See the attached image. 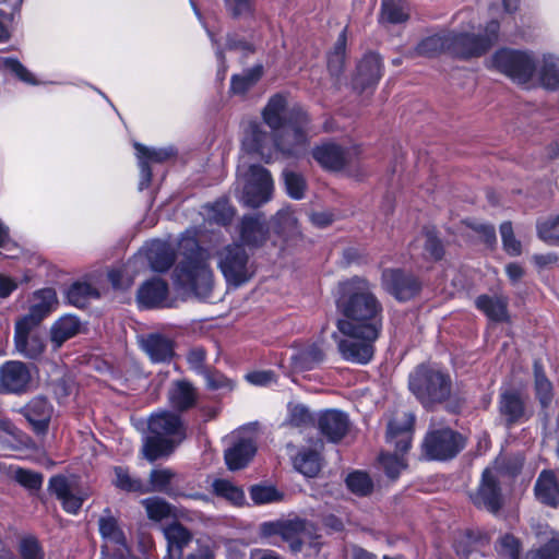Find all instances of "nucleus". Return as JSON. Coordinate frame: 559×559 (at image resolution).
<instances>
[{"mask_svg": "<svg viewBox=\"0 0 559 559\" xmlns=\"http://www.w3.org/2000/svg\"><path fill=\"white\" fill-rule=\"evenodd\" d=\"M337 307L345 319L337 321V329L346 336L377 340L382 328V306L371 292L369 282L355 276L340 285Z\"/></svg>", "mask_w": 559, "mask_h": 559, "instance_id": "1", "label": "nucleus"}, {"mask_svg": "<svg viewBox=\"0 0 559 559\" xmlns=\"http://www.w3.org/2000/svg\"><path fill=\"white\" fill-rule=\"evenodd\" d=\"M500 24L496 20L487 23L484 34H435L424 38L416 47V53L423 57H435L442 51L464 58H474L485 55L498 40Z\"/></svg>", "mask_w": 559, "mask_h": 559, "instance_id": "2", "label": "nucleus"}, {"mask_svg": "<svg viewBox=\"0 0 559 559\" xmlns=\"http://www.w3.org/2000/svg\"><path fill=\"white\" fill-rule=\"evenodd\" d=\"M148 435L143 440L141 453L153 463L168 457L187 438V426L180 415L170 411L153 413L147 421Z\"/></svg>", "mask_w": 559, "mask_h": 559, "instance_id": "3", "label": "nucleus"}, {"mask_svg": "<svg viewBox=\"0 0 559 559\" xmlns=\"http://www.w3.org/2000/svg\"><path fill=\"white\" fill-rule=\"evenodd\" d=\"M408 388L425 408L432 409L450 399L452 379L438 367L420 365L409 374Z\"/></svg>", "mask_w": 559, "mask_h": 559, "instance_id": "4", "label": "nucleus"}, {"mask_svg": "<svg viewBox=\"0 0 559 559\" xmlns=\"http://www.w3.org/2000/svg\"><path fill=\"white\" fill-rule=\"evenodd\" d=\"M178 248L183 257L175 270L178 282L193 288L200 284H210L212 278V270L209 265L210 255L200 247L197 238L183 235L179 240Z\"/></svg>", "mask_w": 559, "mask_h": 559, "instance_id": "5", "label": "nucleus"}, {"mask_svg": "<svg viewBox=\"0 0 559 559\" xmlns=\"http://www.w3.org/2000/svg\"><path fill=\"white\" fill-rule=\"evenodd\" d=\"M312 132L311 119L300 107L289 109L287 123L273 133V145L287 157H300L307 152Z\"/></svg>", "mask_w": 559, "mask_h": 559, "instance_id": "6", "label": "nucleus"}, {"mask_svg": "<svg viewBox=\"0 0 559 559\" xmlns=\"http://www.w3.org/2000/svg\"><path fill=\"white\" fill-rule=\"evenodd\" d=\"M212 257L226 282L236 287L250 281L255 274V265L243 245L233 242L217 248Z\"/></svg>", "mask_w": 559, "mask_h": 559, "instance_id": "7", "label": "nucleus"}, {"mask_svg": "<svg viewBox=\"0 0 559 559\" xmlns=\"http://www.w3.org/2000/svg\"><path fill=\"white\" fill-rule=\"evenodd\" d=\"M421 448L428 460L445 461L454 457L464 448V439L449 427L431 426Z\"/></svg>", "mask_w": 559, "mask_h": 559, "instance_id": "8", "label": "nucleus"}, {"mask_svg": "<svg viewBox=\"0 0 559 559\" xmlns=\"http://www.w3.org/2000/svg\"><path fill=\"white\" fill-rule=\"evenodd\" d=\"M40 316V310L35 309L15 323V348L26 358L35 359L45 350L44 333L39 329Z\"/></svg>", "mask_w": 559, "mask_h": 559, "instance_id": "9", "label": "nucleus"}, {"mask_svg": "<svg viewBox=\"0 0 559 559\" xmlns=\"http://www.w3.org/2000/svg\"><path fill=\"white\" fill-rule=\"evenodd\" d=\"M491 67L519 83L527 82L536 69L531 55L511 49H500L491 58Z\"/></svg>", "mask_w": 559, "mask_h": 559, "instance_id": "10", "label": "nucleus"}, {"mask_svg": "<svg viewBox=\"0 0 559 559\" xmlns=\"http://www.w3.org/2000/svg\"><path fill=\"white\" fill-rule=\"evenodd\" d=\"M241 202L249 207H259L272 198L274 183L270 171L260 166L251 165L246 174Z\"/></svg>", "mask_w": 559, "mask_h": 559, "instance_id": "11", "label": "nucleus"}, {"mask_svg": "<svg viewBox=\"0 0 559 559\" xmlns=\"http://www.w3.org/2000/svg\"><path fill=\"white\" fill-rule=\"evenodd\" d=\"M313 159L328 171H341L352 166L357 152L352 147H344L335 142H324L312 148Z\"/></svg>", "mask_w": 559, "mask_h": 559, "instance_id": "12", "label": "nucleus"}, {"mask_svg": "<svg viewBox=\"0 0 559 559\" xmlns=\"http://www.w3.org/2000/svg\"><path fill=\"white\" fill-rule=\"evenodd\" d=\"M382 286L395 299L406 301L414 298L421 289L420 281L401 269H388L382 273Z\"/></svg>", "mask_w": 559, "mask_h": 559, "instance_id": "13", "label": "nucleus"}, {"mask_svg": "<svg viewBox=\"0 0 559 559\" xmlns=\"http://www.w3.org/2000/svg\"><path fill=\"white\" fill-rule=\"evenodd\" d=\"M98 530L104 540L102 552L105 556L114 554L118 557H127L129 548L123 531L120 528L118 521L111 515L109 509L98 520Z\"/></svg>", "mask_w": 559, "mask_h": 559, "instance_id": "14", "label": "nucleus"}, {"mask_svg": "<svg viewBox=\"0 0 559 559\" xmlns=\"http://www.w3.org/2000/svg\"><path fill=\"white\" fill-rule=\"evenodd\" d=\"M473 503L480 509L497 513L502 506L501 489L497 472L486 468L483 472L478 488L471 493Z\"/></svg>", "mask_w": 559, "mask_h": 559, "instance_id": "15", "label": "nucleus"}, {"mask_svg": "<svg viewBox=\"0 0 559 559\" xmlns=\"http://www.w3.org/2000/svg\"><path fill=\"white\" fill-rule=\"evenodd\" d=\"M280 537L288 543L293 552H300L305 547L317 550L318 542L310 523L304 520L283 522Z\"/></svg>", "mask_w": 559, "mask_h": 559, "instance_id": "16", "label": "nucleus"}, {"mask_svg": "<svg viewBox=\"0 0 559 559\" xmlns=\"http://www.w3.org/2000/svg\"><path fill=\"white\" fill-rule=\"evenodd\" d=\"M231 444L225 450L224 459L228 469L245 468L257 452V443L252 436L239 431L231 436Z\"/></svg>", "mask_w": 559, "mask_h": 559, "instance_id": "17", "label": "nucleus"}, {"mask_svg": "<svg viewBox=\"0 0 559 559\" xmlns=\"http://www.w3.org/2000/svg\"><path fill=\"white\" fill-rule=\"evenodd\" d=\"M31 380V371L22 361L11 360L0 367V393H23Z\"/></svg>", "mask_w": 559, "mask_h": 559, "instance_id": "18", "label": "nucleus"}, {"mask_svg": "<svg viewBox=\"0 0 559 559\" xmlns=\"http://www.w3.org/2000/svg\"><path fill=\"white\" fill-rule=\"evenodd\" d=\"M317 427L328 441H341L349 430V418L346 413L338 409H325L317 415Z\"/></svg>", "mask_w": 559, "mask_h": 559, "instance_id": "19", "label": "nucleus"}, {"mask_svg": "<svg viewBox=\"0 0 559 559\" xmlns=\"http://www.w3.org/2000/svg\"><path fill=\"white\" fill-rule=\"evenodd\" d=\"M20 413L26 418L37 435H45L53 414V406L44 396L33 397Z\"/></svg>", "mask_w": 559, "mask_h": 559, "instance_id": "20", "label": "nucleus"}, {"mask_svg": "<svg viewBox=\"0 0 559 559\" xmlns=\"http://www.w3.org/2000/svg\"><path fill=\"white\" fill-rule=\"evenodd\" d=\"M49 490L61 501L63 509L72 514L78 513L87 493L79 490L61 475L49 479Z\"/></svg>", "mask_w": 559, "mask_h": 559, "instance_id": "21", "label": "nucleus"}, {"mask_svg": "<svg viewBox=\"0 0 559 559\" xmlns=\"http://www.w3.org/2000/svg\"><path fill=\"white\" fill-rule=\"evenodd\" d=\"M415 417L404 413L402 418H394L388 424L386 442L394 445L396 452L405 453L409 450L413 439V425Z\"/></svg>", "mask_w": 559, "mask_h": 559, "instance_id": "22", "label": "nucleus"}, {"mask_svg": "<svg viewBox=\"0 0 559 559\" xmlns=\"http://www.w3.org/2000/svg\"><path fill=\"white\" fill-rule=\"evenodd\" d=\"M239 234L241 240L250 247H261L269 238V226L263 214L257 213L242 217Z\"/></svg>", "mask_w": 559, "mask_h": 559, "instance_id": "23", "label": "nucleus"}, {"mask_svg": "<svg viewBox=\"0 0 559 559\" xmlns=\"http://www.w3.org/2000/svg\"><path fill=\"white\" fill-rule=\"evenodd\" d=\"M347 340H341L337 344L342 357L350 362L366 365L373 356L372 342L364 336H348Z\"/></svg>", "mask_w": 559, "mask_h": 559, "instance_id": "24", "label": "nucleus"}, {"mask_svg": "<svg viewBox=\"0 0 559 559\" xmlns=\"http://www.w3.org/2000/svg\"><path fill=\"white\" fill-rule=\"evenodd\" d=\"M242 145L246 151L258 154L266 163L273 157V135L271 136L258 123L249 126Z\"/></svg>", "mask_w": 559, "mask_h": 559, "instance_id": "25", "label": "nucleus"}, {"mask_svg": "<svg viewBox=\"0 0 559 559\" xmlns=\"http://www.w3.org/2000/svg\"><path fill=\"white\" fill-rule=\"evenodd\" d=\"M141 347L153 362H169L175 355L174 342L158 333L143 337Z\"/></svg>", "mask_w": 559, "mask_h": 559, "instance_id": "26", "label": "nucleus"}, {"mask_svg": "<svg viewBox=\"0 0 559 559\" xmlns=\"http://www.w3.org/2000/svg\"><path fill=\"white\" fill-rule=\"evenodd\" d=\"M169 559H181L183 549L192 542L193 534L180 522L173 521L163 530Z\"/></svg>", "mask_w": 559, "mask_h": 559, "instance_id": "27", "label": "nucleus"}, {"mask_svg": "<svg viewBox=\"0 0 559 559\" xmlns=\"http://www.w3.org/2000/svg\"><path fill=\"white\" fill-rule=\"evenodd\" d=\"M167 397L169 405L175 411L186 412L197 404L198 392L190 382L178 380L171 383Z\"/></svg>", "mask_w": 559, "mask_h": 559, "instance_id": "28", "label": "nucleus"}, {"mask_svg": "<svg viewBox=\"0 0 559 559\" xmlns=\"http://www.w3.org/2000/svg\"><path fill=\"white\" fill-rule=\"evenodd\" d=\"M508 305V298L502 295L484 294L475 299L476 308L495 322L509 321Z\"/></svg>", "mask_w": 559, "mask_h": 559, "instance_id": "29", "label": "nucleus"}, {"mask_svg": "<svg viewBox=\"0 0 559 559\" xmlns=\"http://www.w3.org/2000/svg\"><path fill=\"white\" fill-rule=\"evenodd\" d=\"M289 110L287 100L281 94L273 95L262 110V118L273 133L284 128L287 123Z\"/></svg>", "mask_w": 559, "mask_h": 559, "instance_id": "30", "label": "nucleus"}, {"mask_svg": "<svg viewBox=\"0 0 559 559\" xmlns=\"http://www.w3.org/2000/svg\"><path fill=\"white\" fill-rule=\"evenodd\" d=\"M146 259L153 271L165 272L174 264L176 252L168 242L154 240L146 249Z\"/></svg>", "mask_w": 559, "mask_h": 559, "instance_id": "31", "label": "nucleus"}, {"mask_svg": "<svg viewBox=\"0 0 559 559\" xmlns=\"http://www.w3.org/2000/svg\"><path fill=\"white\" fill-rule=\"evenodd\" d=\"M168 296V285L160 278H153L145 282L138 290L136 299L140 305L146 308L162 306Z\"/></svg>", "mask_w": 559, "mask_h": 559, "instance_id": "32", "label": "nucleus"}, {"mask_svg": "<svg viewBox=\"0 0 559 559\" xmlns=\"http://www.w3.org/2000/svg\"><path fill=\"white\" fill-rule=\"evenodd\" d=\"M499 411L508 426L520 423L525 417L524 403L520 394L513 390L501 393Z\"/></svg>", "mask_w": 559, "mask_h": 559, "instance_id": "33", "label": "nucleus"}, {"mask_svg": "<svg viewBox=\"0 0 559 559\" xmlns=\"http://www.w3.org/2000/svg\"><path fill=\"white\" fill-rule=\"evenodd\" d=\"M290 359L295 371H308L323 361L324 353L317 343H311L299 348Z\"/></svg>", "mask_w": 559, "mask_h": 559, "instance_id": "34", "label": "nucleus"}, {"mask_svg": "<svg viewBox=\"0 0 559 559\" xmlns=\"http://www.w3.org/2000/svg\"><path fill=\"white\" fill-rule=\"evenodd\" d=\"M536 498L544 504H559V484L551 471H543L535 484Z\"/></svg>", "mask_w": 559, "mask_h": 559, "instance_id": "35", "label": "nucleus"}, {"mask_svg": "<svg viewBox=\"0 0 559 559\" xmlns=\"http://www.w3.org/2000/svg\"><path fill=\"white\" fill-rule=\"evenodd\" d=\"M382 75L381 58L377 53L366 55L357 67V84L362 88L376 84Z\"/></svg>", "mask_w": 559, "mask_h": 559, "instance_id": "36", "label": "nucleus"}, {"mask_svg": "<svg viewBox=\"0 0 559 559\" xmlns=\"http://www.w3.org/2000/svg\"><path fill=\"white\" fill-rule=\"evenodd\" d=\"M81 329L79 319L74 316H64L57 320L51 326V342L60 347L66 341L75 336Z\"/></svg>", "mask_w": 559, "mask_h": 559, "instance_id": "37", "label": "nucleus"}, {"mask_svg": "<svg viewBox=\"0 0 559 559\" xmlns=\"http://www.w3.org/2000/svg\"><path fill=\"white\" fill-rule=\"evenodd\" d=\"M175 477L176 473L170 468L165 467L152 469L148 477L151 485L150 488L147 487L148 492H164L171 498L183 496V493L170 486Z\"/></svg>", "mask_w": 559, "mask_h": 559, "instance_id": "38", "label": "nucleus"}, {"mask_svg": "<svg viewBox=\"0 0 559 559\" xmlns=\"http://www.w3.org/2000/svg\"><path fill=\"white\" fill-rule=\"evenodd\" d=\"M263 67L254 66L245 70L241 74H235L230 80V92L234 95H245L250 91L262 78Z\"/></svg>", "mask_w": 559, "mask_h": 559, "instance_id": "39", "label": "nucleus"}, {"mask_svg": "<svg viewBox=\"0 0 559 559\" xmlns=\"http://www.w3.org/2000/svg\"><path fill=\"white\" fill-rule=\"evenodd\" d=\"M295 468L307 477H314L321 469V457L319 452L302 450L294 459Z\"/></svg>", "mask_w": 559, "mask_h": 559, "instance_id": "40", "label": "nucleus"}, {"mask_svg": "<svg viewBox=\"0 0 559 559\" xmlns=\"http://www.w3.org/2000/svg\"><path fill=\"white\" fill-rule=\"evenodd\" d=\"M114 475H115V478L112 479V484L118 489L128 491V492H140V493L148 492V489L143 484V481L139 478L132 477L126 467L115 466Z\"/></svg>", "mask_w": 559, "mask_h": 559, "instance_id": "41", "label": "nucleus"}, {"mask_svg": "<svg viewBox=\"0 0 559 559\" xmlns=\"http://www.w3.org/2000/svg\"><path fill=\"white\" fill-rule=\"evenodd\" d=\"M147 518L155 522H160L171 518L174 514V506L159 497H150L141 501Z\"/></svg>", "mask_w": 559, "mask_h": 559, "instance_id": "42", "label": "nucleus"}, {"mask_svg": "<svg viewBox=\"0 0 559 559\" xmlns=\"http://www.w3.org/2000/svg\"><path fill=\"white\" fill-rule=\"evenodd\" d=\"M99 297L98 290L88 283L76 282L67 292V298L75 307L83 308L91 299Z\"/></svg>", "mask_w": 559, "mask_h": 559, "instance_id": "43", "label": "nucleus"}, {"mask_svg": "<svg viewBox=\"0 0 559 559\" xmlns=\"http://www.w3.org/2000/svg\"><path fill=\"white\" fill-rule=\"evenodd\" d=\"M535 392L542 406L548 407L552 401V384L544 373L539 361L534 362Z\"/></svg>", "mask_w": 559, "mask_h": 559, "instance_id": "44", "label": "nucleus"}, {"mask_svg": "<svg viewBox=\"0 0 559 559\" xmlns=\"http://www.w3.org/2000/svg\"><path fill=\"white\" fill-rule=\"evenodd\" d=\"M317 423L310 409L304 404H295L288 406V416L285 424L296 428H307Z\"/></svg>", "mask_w": 559, "mask_h": 559, "instance_id": "45", "label": "nucleus"}, {"mask_svg": "<svg viewBox=\"0 0 559 559\" xmlns=\"http://www.w3.org/2000/svg\"><path fill=\"white\" fill-rule=\"evenodd\" d=\"M346 47V28L340 34L334 50L328 57V69L332 76H338L344 69Z\"/></svg>", "mask_w": 559, "mask_h": 559, "instance_id": "46", "label": "nucleus"}, {"mask_svg": "<svg viewBox=\"0 0 559 559\" xmlns=\"http://www.w3.org/2000/svg\"><path fill=\"white\" fill-rule=\"evenodd\" d=\"M205 217L210 223L217 225H227L234 217V209L226 200L217 201L211 205H206Z\"/></svg>", "mask_w": 559, "mask_h": 559, "instance_id": "47", "label": "nucleus"}, {"mask_svg": "<svg viewBox=\"0 0 559 559\" xmlns=\"http://www.w3.org/2000/svg\"><path fill=\"white\" fill-rule=\"evenodd\" d=\"M381 17L392 24L405 22L408 19V13L404 1L382 0Z\"/></svg>", "mask_w": 559, "mask_h": 559, "instance_id": "48", "label": "nucleus"}, {"mask_svg": "<svg viewBox=\"0 0 559 559\" xmlns=\"http://www.w3.org/2000/svg\"><path fill=\"white\" fill-rule=\"evenodd\" d=\"M540 81L547 88L554 90L559 86V58L554 56L544 57Z\"/></svg>", "mask_w": 559, "mask_h": 559, "instance_id": "49", "label": "nucleus"}, {"mask_svg": "<svg viewBox=\"0 0 559 559\" xmlns=\"http://www.w3.org/2000/svg\"><path fill=\"white\" fill-rule=\"evenodd\" d=\"M212 487L217 496L225 498L234 504H241L245 499L242 489L227 479H215Z\"/></svg>", "mask_w": 559, "mask_h": 559, "instance_id": "50", "label": "nucleus"}, {"mask_svg": "<svg viewBox=\"0 0 559 559\" xmlns=\"http://www.w3.org/2000/svg\"><path fill=\"white\" fill-rule=\"evenodd\" d=\"M537 236L549 245H559V214L538 223Z\"/></svg>", "mask_w": 559, "mask_h": 559, "instance_id": "51", "label": "nucleus"}, {"mask_svg": "<svg viewBox=\"0 0 559 559\" xmlns=\"http://www.w3.org/2000/svg\"><path fill=\"white\" fill-rule=\"evenodd\" d=\"M346 485L352 492L358 496H367L373 489V483L368 474L359 471L347 476Z\"/></svg>", "mask_w": 559, "mask_h": 559, "instance_id": "52", "label": "nucleus"}, {"mask_svg": "<svg viewBox=\"0 0 559 559\" xmlns=\"http://www.w3.org/2000/svg\"><path fill=\"white\" fill-rule=\"evenodd\" d=\"M286 191L290 198L300 200L305 195L307 183L305 178L297 173L285 170L283 173Z\"/></svg>", "mask_w": 559, "mask_h": 559, "instance_id": "53", "label": "nucleus"}, {"mask_svg": "<svg viewBox=\"0 0 559 559\" xmlns=\"http://www.w3.org/2000/svg\"><path fill=\"white\" fill-rule=\"evenodd\" d=\"M498 554L507 559H520L521 543L511 534H506L499 538L496 545Z\"/></svg>", "mask_w": 559, "mask_h": 559, "instance_id": "54", "label": "nucleus"}, {"mask_svg": "<svg viewBox=\"0 0 559 559\" xmlns=\"http://www.w3.org/2000/svg\"><path fill=\"white\" fill-rule=\"evenodd\" d=\"M0 67L12 72L19 80L24 83L35 85L37 81L32 72H29L17 59L0 58Z\"/></svg>", "mask_w": 559, "mask_h": 559, "instance_id": "55", "label": "nucleus"}, {"mask_svg": "<svg viewBox=\"0 0 559 559\" xmlns=\"http://www.w3.org/2000/svg\"><path fill=\"white\" fill-rule=\"evenodd\" d=\"M13 478L21 486L28 490H38L41 487L44 480V477L40 473L24 468H17L14 472Z\"/></svg>", "mask_w": 559, "mask_h": 559, "instance_id": "56", "label": "nucleus"}, {"mask_svg": "<svg viewBox=\"0 0 559 559\" xmlns=\"http://www.w3.org/2000/svg\"><path fill=\"white\" fill-rule=\"evenodd\" d=\"M19 552L22 559H45V552L39 542L33 537H24L19 545Z\"/></svg>", "mask_w": 559, "mask_h": 559, "instance_id": "57", "label": "nucleus"}, {"mask_svg": "<svg viewBox=\"0 0 559 559\" xmlns=\"http://www.w3.org/2000/svg\"><path fill=\"white\" fill-rule=\"evenodd\" d=\"M500 234L507 253L510 255L521 254V242L516 240L510 222H504L500 225Z\"/></svg>", "mask_w": 559, "mask_h": 559, "instance_id": "58", "label": "nucleus"}, {"mask_svg": "<svg viewBox=\"0 0 559 559\" xmlns=\"http://www.w3.org/2000/svg\"><path fill=\"white\" fill-rule=\"evenodd\" d=\"M527 559H559V535H554L539 549L530 551Z\"/></svg>", "mask_w": 559, "mask_h": 559, "instance_id": "59", "label": "nucleus"}, {"mask_svg": "<svg viewBox=\"0 0 559 559\" xmlns=\"http://www.w3.org/2000/svg\"><path fill=\"white\" fill-rule=\"evenodd\" d=\"M380 463L382 464L386 475L395 479L402 469L406 467V463L402 456L397 454H381Z\"/></svg>", "mask_w": 559, "mask_h": 559, "instance_id": "60", "label": "nucleus"}, {"mask_svg": "<svg viewBox=\"0 0 559 559\" xmlns=\"http://www.w3.org/2000/svg\"><path fill=\"white\" fill-rule=\"evenodd\" d=\"M38 298L41 299L40 302L34 304L28 313H33L35 309L40 310V321L49 313L51 306L56 301V293L55 290L48 288L43 289L36 294Z\"/></svg>", "mask_w": 559, "mask_h": 559, "instance_id": "61", "label": "nucleus"}, {"mask_svg": "<svg viewBox=\"0 0 559 559\" xmlns=\"http://www.w3.org/2000/svg\"><path fill=\"white\" fill-rule=\"evenodd\" d=\"M424 247L426 252L433 260H440L444 253L443 246L440 239L436 236V234L432 230H426L424 233Z\"/></svg>", "mask_w": 559, "mask_h": 559, "instance_id": "62", "label": "nucleus"}, {"mask_svg": "<svg viewBox=\"0 0 559 559\" xmlns=\"http://www.w3.org/2000/svg\"><path fill=\"white\" fill-rule=\"evenodd\" d=\"M280 233H294L297 229V217L290 209H283L276 213Z\"/></svg>", "mask_w": 559, "mask_h": 559, "instance_id": "63", "label": "nucleus"}, {"mask_svg": "<svg viewBox=\"0 0 559 559\" xmlns=\"http://www.w3.org/2000/svg\"><path fill=\"white\" fill-rule=\"evenodd\" d=\"M250 497L258 504L269 503L276 500V490L272 487L253 486Z\"/></svg>", "mask_w": 559, "mask_h": 559, "instance_id": "64", "label": "nucleus"}]
</instances>
